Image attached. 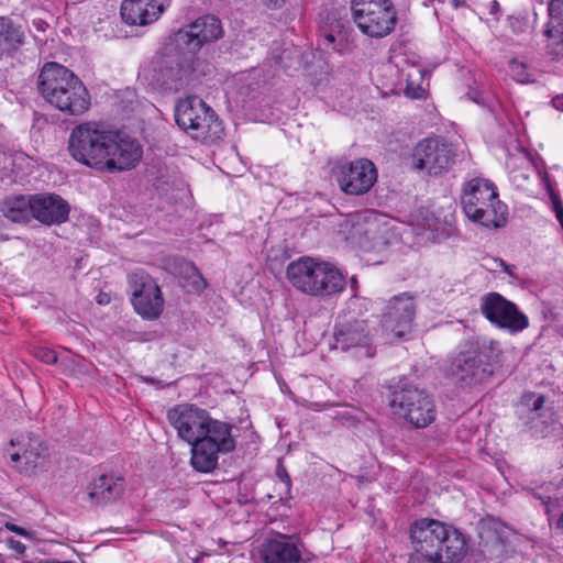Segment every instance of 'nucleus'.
Listing matches in <instances>:
<instances>
[{"mask_svg": "<svg viewBox=\"0 0 563 563\" xmlns=\"http://www.w3.org/2000/svg\"><path fill=\"white\" fill-rule=\"evenodd\" d=\"M191 466L201 473H209L213 471L218 465L220 450L214 448V444L203 442V440H197L191 443Z\"/></svg>", "mask_w": 563, "mask_h": 563, "instance_id": "26", "label": "nucleus"}, {"mask_svg": "<svg viewBox=\"0 0 563 563\" xmlns=\"http://www.w3.org/2000/svg\"><path fill=\"white\" fill-rule=\"evenodd\" d=\"M33 355L45 364H56L58 362L56 352L45 346H35L33 349Z\"/></svg>", "mask_w": 563, "mask_h": 563, "instance_id": "33", "label": "nucleus"}, {"mask_svg": "<svg viewBox=\"0 0 563 563\" xmlns=\"http://www.w3.org/2000/svg\"><path fill=\"white\" fill-rule=\"evenodd\" d=\"M1 211L12 222H27L33 213L32 196L8 197L1 203Z\"/></svg>", "mask_w": 563, "mask_h": 563, "instance_id": "27", "label": "nucleus"}, {"mask_svg": "<svg viewBox=\"0 0 563 563\" xmlns=\"http://www.w3.org/2000/svg\"><path fill=\"white\" fill-rule=\"evenodd\" d=\"M548 12L549 21L544 31L547 53L553 59H559L563 56V0H551Z\"/></svg>", "mask_w": 563, "mask_h": 563, "instance_id": "22", "label": "nucleus"}, {"mask_svg": "<svg viewBox=\"0 0 563 563\" xmlns=\"http://www.w3.org/2000/svg\"><path fill=\"white\" fill-rule=\"evenodd\" d=\"M479 310L492 324L511 333L520 332L529 325L528 318L517 306L498 292L482 296Z\"/></svg>", "mask_w": 563, "mask_h": 563, "instance_id": "14", "label": "nucleus"}, {"mask_svg": "<svg viewBox=\"0 0 563 563\" xmlns=\"http://www.w3.org/2000/svg\"><path fill=\"white\" fill-rule=\"evenodd\" d=\"M98 302H99V303H103V302H106V301H104V298H102V296H101V295H99V296H98Z\"/></svg>", "mask_w": 563, "mask_h": 563, "instance_id": "44", "label": "nucleus"}, {"mask_svg": "<svg viewBox=\"0 0 563 563\" xmlns=\"http://www.w3.org/2000/svg\"><path fill=\"white\" fill-rule=\"evenodd\" d=\"M43 98L59 111L81 115L90 108V95L82 81L57 63H46L38 77Z\"/></svg>", "mask_w": 563, "mask_h": 563, "instance_id": "3", "label": "nucleus"}, {"mask_svg": "<svg viewBox=\"0 0 563 563\" xmlns=\"http://www.w3.org/2000/svg\"><path fill=\"white\" fill-rule=\"evenodd\" d=\"M286 274L297 290L312 297H332L346 286L345 276L335 265L312 257H300L289 263Z\"/></svg>", "mask_w": 563, "mask_h": 563, "instance_id": "5", "label": "nucleus"}, {"mask_svg": "<svg viewBox=\"0 0 563 563\" xmlns=\"http://www.w3.org/2000/svg\"><path fill=\"white\" fill-rule=\"evenodd\" d=\"M543 404H544V397L543 396L536 397L533 399V402H532V410L533 411L540 410L543 407Z\"/></svg>", "mask_w": 563, "mask_h": 563, "instance_id": "41", "label": "nucleus"}, {"mask_svg": "<svg viewBox=\"0 0 563 563\" xmlns=\"http://www.w3.org/2000/svg\"><path fill=\"white\" fill-rule=\"evenodd\" d=\"M542 181L544 183V185L547 186V188L549 190V194H550V197L552 200V205H553V210L555 212V216H556L561 227L563 228V205H562L560 198L558 197V195L551 188L549 176L545 173L542 175Z\"/></svg>", "mask_w": 563, "mask_h": 563, "instance_id": "32", "label": "nucleus"}, {"mask_svg": "<svg viewBox=\"0 0 563 563\" xmlns=\"http://www.w3.org/2000/svg\"><path fill=\"white\" fill-rule=\"evenodd\" d=\"M551 102L556 110L563 111V93L555 96Z\"/></svg>", "mask_w": 563, "mask_h": 563, "instance_id": "40", "label": "nucleus"}, {"mask_svg": "<svg viewBox=\"0 0 563 563\" xmlns=\"http://www.w3.org/2000/svg\"><path fill=\"white\" fill-rule=\"evenodd\" d=\"M4 528H5L7 530H9V531H11V532H13V533H15V534H18V536L23 537V538H26V539H30V540L35 539V532L30 531V530H26V529H24V528H22V527H19V526H16V525H14V523L7 522V523L4 525Z\"/></svg>", "mask_w": 563, "mask_h": 563, "instance_id": "34", "label": "nucleus"}, {"mask_svg": "<svg viewBox=\"0 0 563 563\" xmlns=\"http://www.w3.org/2000/svg\"><path fill=\"white\" fill-rule=\"evenodd\" d=\"M501 12L500 4L497 0H493L489 2V14L494 16L496 21L499 20V15Z\"/></svg>", "mask_w": 563, "mask_h": 563, "instance_id": "39", "label": "nucleus"}, {"mask_svg": "<svg viewBox=\"0 0 563 563\" xmlns=\"http://www.w3.org/2000/svg\"><path fill=\"white\" fill-rule=\"evenodd\" d=\"M148 79L151 85L161 90L177 92L190 86L197 77L191 58L183 54L178 45L170 41L153 56Z\"/></svg>", "mask_w": 563, "mask_h": 563, "instance_id": "7", "label": "nucleus"}, {"mask_svg": "<svg viewBox=\"0 0 563 563\" xmlns=\"http://www.w3.org/2000/svg\"><path fill=\"white\" fill-rule=\"evenodd\" d=\"M351 12L357 27L371 37L390 34L397 23L391 0H352Z\"/></svg>", "mask_w": 563, "mask_h": 563, "instance_id": "9", "label": "nucleus"}, {"mask_svg": "<svg viewBox=\"0 0 563 563\" xmlns=\"http://www.w3.org/2000/svg\"><path fill=\"white\" fill-rule=\"evenodd\" d=\"M510 73L518 82L525 84L531 80L528 66L522 62L516 59L511 60Z\"/></svg>", "mask_w": 563, "mask_h": 563, "instance_id": "31", "label": "nucleus"}, {"mask_svg": "<svg viewBox=\"0 0 563 563\" xmlns=\"http://www.w3.org/2000/svg\"><path fill=\"white\" fill-rule=\"evenodd\" d=\"M461 206L465 216L474 223L487 229H497L506 223L507 206L499 200L493 181L474 177L463 183Z\"/></svg>", "mask_w": 563, "mask_h": 563, "instance_id": "6", "label": "nucleus"}, {"mask_svg": "<svg viewBox=\"0 0 563 563\" xmlns=\"http://www.w3.org/2000/svg\"><path fill=\"white\" fill-rule=\"evenodd\" d=\"M24 38L21 26L14 25L9 18L0 16V54L18 48Z\"/></svg>", "mask_w": 563, "mask_h": 563, "instance_id": "28", "label": "nucleus"}, {"mask_svg": "<svg viewBox=\"0 0 563 563\" xmlns=\"http://www.w3.org/2000/svg\"><path fill=\"white\" fill-rule=\"evenodd\" d=\"M20 460H23L22 457V451L21 452H14L11 454V461L16 463L19 462Z\"/></svg>", "mask_w": 563, "mask_h": 563, "instance_id": "43", "label": "nucleus"}, {"mask_svg": "<svg viewBox=\"0 0 563 563\" xmlns=\"http://www.w3.org/2000/svg\"><path fill=\"white\" fill-rule=\"evenodd\" d=\"M175 120L195 140L214 142L223 135L222 123L214 111L197 97L186 98L176 106Z\"/></svg>", "mask_w": 563, "mask_h": 563, "instance_id": "8", "label": "nucleus"}, {"mask_svg": "<svg viewBox=\"0 0 563 563\" xmlns=\"http://www.w3.org/2000/svg\"><path fill=\"white\" fill-rule=\"evenodd\" d=\"M10 443L12 446H20L26 471L40 466L47 455L46 445L38 435L33 433H30L26 437L22 435L16 440H11Z\"/></svg>", "mask_w": 563, "mask_h": 563, "instance_id": "25", "label": "nucleus"}, {"mask_svg": "<svg viewBox=\"0 0 563 563\" xmlns=\"http://www.w3.org/2000/svg\"><path fill=\"white\" fill-rule=\"evenodd\" d=\"M277 475L282 482V484L284 485L285 487V492H288L289 488H290V477L289 475L287 474L286 470L284 468H278L277 471Z\"/></svg>", "mask_w": 563, "mask_h": 563, "instance_id": "38", "label": "nucleus"}, {"mask_svg": "<svg viewBox=\"0 0 563 563\" xmlns=\"http://www.w3.org/2000/svg\"><path fill=\"white\" fill-rule=\"evenodd\" d=\"M187 276L183 282V287L188 292H201L206 288V282L197 267L192 264H186Z\"/></svg>", "mask_w": 563, "mask_h": 563, "instance_id": "30", "label": "nucleus"}, {"mask_svg": "<svg viewBox=\"0 0 563 563\" xmlns=\"http://www.w3.org/2000/svg\"><path fill=\"white\" fill-rule=\"evenodd\" d=\"M390 406L396 415L415 428H426L435 419L433 399L424 390L408 386L395 391Z\"/></svg>", "mask_w": 563, "mask_h": 563, "instance_id": "10", "label": "nucleus"}, {"mask_svg": "<svg viewBox=\"0 0 563 563\" xmlns=\"http://www.w3.org/2000/svg\"><path fill=\"white\" fill-rule=\"evenodd\" d=\"M452 8L459 9L465 4V0H449Z\"/></svg>", "mask_w": 563, "mask_h": 563, "instance_id": "42", "label": "nucleus"}, {"mask_svg": "<svg viewBox=\"0 0 563 563\" xmlns=\"http://www.w3.org/2000/svg\"><path fill=\"white\" fill-rule=\"evenodd\" d=\"M166 0H123L120 9L123 21L130 25H147L158 20Z\"/></svg>", "mask_w": 563, "mask_h": 563, "instance_id": "20", "label": "nucleus"}, {"mask_svg": "<svg viewBox=\"0 0 563 563\" xmlns=\"http://www.w3.org/2000/svg\"><path fill=\"white\" fill-rule=\"evenodd\" d=\"M124 493V479L117 475H101L96 478L89 490V499L97 505L118 500Z\"/></svg>", "mask_w": 563, "mask_h": 563, "instance_id": "23", "label": "nucleus"}, {"mask_svg": "<svg viewBox=\"0 0 563 563\" xmlns=\"http://www.w3.org/2000/svg\"><path fill=\"white\" fill-rule=\"evenodd\" d=\"M334 347L351 351L355 357L371 358L376 354L373 334L366 320L340 321L334 328Z\"/></svg>", "mask_w": 563, "mask_h": 563, "instance_id": "13", "label": "nucleus"}, {"mask_svg": "<svg viewBox=\"0 0 563 563\" xmlns=\"http://www.w3.org/2000/svg\"><path fill=\"white\" fill-rule=\"evenodd\" d=\"M32 209V217L45 224L62 223L69 214L67 201L54 194L33 195Z\"/></svg>", "mask_w": 563, "mask_h": 563, "instance_id": "21", "label": "nucleus"}, {"mask_svg": "<svg viewBox=\"0 0 563 563\" xmlns=\"http://www.w3.org/2000/svg\"><path fill=\"white\" fill-rule=\"evenodd\" d=\"M416 314V303L412 296L401 294L393 297L385 307L382 325L385 331L396 338L410 332Z\"/></svg>", "mask_w": 563, "mask_h": 563, "instance_id": "18", "label": "nucleus"}, {"mask_svg": "<svg viewBox=\"0 0 563 563\" xmlns=\"http://www.w3.org/2000/svg\"><path fill=\"white\" fill-rule=\"evenodd\" d=\"M261 558L264 563H309L314 555L302 542L280 534L278 538L265 540L261 548Z\"/></svg>", "mask_w": 563, "mask_h": 563, "instance_id": "17", "label": "nucleus"}, {"mask_svg": "<svg viewBox=\"0 0 563 563\" xmlns=\"http://www.w3.org/2000/svg\"><path fill=\"white\" fill-rule=\"evenodd\" d=\"M232 424L210 417V421H208L199 440L214 444L213 446L220 450L222 454H228L234 451L236 445L232 435Z\"/></svg>", "mask_w": 563, "mask_h": 563, "instance_id": "24", "label": "nucleus"}, {"mask_svg": "<svg viewBox=\"0 0 563 563\" xmlns=\"http://www.w3.org/2000/svg\"><path fill=\"white\" fill-rule=\"evenodd\" d=\"M221 35L220 20L214 15H205L188 25L186 30H180L176 35V42L188 45L190 51H196Z\"/></svg>", "mask_w": 563, "mask_h": 563, "instance_id": "19", "label": "nucleus"}, {"mask_svg": "<svg viewBox=\"0 0 563 563\" xmlns=\"http://www.w3.org/2000/svg\"><path fill=\"white\" fill-rule=\"evenodd\" d=\"M63 372L69 376H80L88 373L86 361L78 355L68 354L63 356L59 362Z\"/></svg>", "mask_w": 563, "mask_h": 563, "instance_id": "29", "label": "nucleus"}, {"mask_svg": "<svg viewBox=\"0 0 563 563\" xmlns=\"http://www.w3.org/2000/svg\"><path fill=\"white\" fill-rule=\"evenodd\" d=\"M503 350L498 341L481 339L461 346L451 360L448 373L460 386H475L487 380L494 366L501 361Z\"/></svg>", "mask_w": 563, "mask_h": 563, "instance_id": "4", "label": "nucleus"}, {"mask_svg": "<svg viewBox=\"0 0 563 563\" xmlns=\"http://www.w3.org/2000/svg\"><path fill=\"white\" fill-rule=\"evenodd\" d=\"M327 38H328L330 42H333V41H334V36H333V35H331V34L327 35Z\"/></svg>", "mask_w": 563, "mask_h": 563, "instance_id": "45", "label": "nucleus"}, {"mask_svg": "<svg viewBox=\"0 0 563 563\" xmlns=\"http://www.w3.org/2000/svg\"><path fill=\"white\" fill-rule=\"evenodd\" d=\"M510 26L516 33H523L528 29V22L523 18L519 16H509Z\"/></svg>", "mask_w": 563, "mask_h": 563, "instance_id": "35", "label": "nucleus"}, {"mask_svg": "<svg viewBox=\"0 0 563 563\" xmlns=\"http://www.w3.org/2000/svg\"><path fill=\"white\" fill-rule=\"evenodd\" d=\"M455 163L452 145L441 137H427L420 141L412 152V165L429 176L448 173Z\"/></svg>", "mask_w": 563, "mask_h": 563, "instance_id": "11", "label": "nucleus"}, {"mask_svg": "<svg viewBox=\"0 0 563 563\" xmlns=\"http://www.w3.org/2000/svg\"><path fill=\"white\" fill-rule=\"evenodd\" d=\"M68 151L80 164L99 172H123L133 168L142 157L141 145L130 137L88 121L75 126L69 135Z\"/></svg>", "mask_w": 563, "mask_h": 563, "instance_id": "1", "label": "nucleus"}, {"mask_svg": "<svg viewBox=\"0 0 563 563\" xmlns=\"http://www.w3.org/2000/svg\"><path fill=\"white\" fill-rule=\"evenodd\" d=\"M410 540L407 563H455L466 553L465 537L435 519L416 520L410 527Z\"/></svg>", "mask_w": 563, "mask_h": 563, "instance_id": "2", "label": "nucleus"}, {"mask_svg": "<svg viewBox=\"0 0 563 563\" xmlns=\"http://www.w3.org/2000/svg\"><path fill=\"white\" fill-rule=\"evenodd\" d=\"M131 302L134 310L146 320L157 319L164 309V298L157 283L145 272L129 275Z\"/></svg>", "mask_w": 563, "mask_h": 563, "instance_id": "12", "label": "nucleus"}, {"mask_svg": "<svg viewBox=\"0 0 563 563\" xmlns=\"http://www.w3.org/2000/svg\"><path fill=\"white\" fill-rule=\"evenodd\" d=\"M5 543L9 549L15 551L19 554H23L26 550L25 544H23L22 542L15 540L13 538L7 539Z\"/></svg>", "mask_w": 563, "mask_h": 563, "instance_id": "36", "label": "nucleus"}, {"mask_svg": "<svg viewBox=\"0 0 563 563\" xmlns=\"http://www.w3.org/2000/svg\"><path fill=\"white\" fill-rule=\"evenodd\" d=\"M261 2L267 9L277 10L286 3V0H261Z\"/></svg>", "mask_w": 563, "mask_h": 563, "instance_id": "37", "label": "nucleus"}, {"mask_svg": "<svg viewBox=\"0 0 563 563\" xmlns=\"http://www.w3.org/2000/svg\"><path fill=\"white\" fill-rule=\"evenodd\" d=\"M406 95L416 98L417 96L410 95L409 89H406Z\"/></svg>", "mask_w": 563, "mask_h": 563, "instance_id": "46", "label": "nucleus"}, {"mask_svg": "<svg viewBox=\"0 0 563 563\" xmlns=\"http://www.w3.org/2000/svg\"><path fill=\"white\" fill-rule=\"evenodd\" d=\"M167 419L177 431V435L189 444L200 439L210 421V415L197 406L181 404L168 410Z\"/></svg>", "mask_w": 563, "mask_h": 563, "instance_id": "16", "label": "nucleus"}, {"mask_svg": "<svg viewBox=\"0 0 563 563\" xmlns=\"http://www.w3.org/2000/svg\"><path fill=\"white\" fill-rule=\"evenodd\" d=\"M335 178L340 189L351 196L368 192L377 180V169L367 158L341 163L335 168Z\"/></svg>", "mask_w": 563, "mask_h": 563, "instance_id": "15", "label": "nucleus"}]
</instances>
